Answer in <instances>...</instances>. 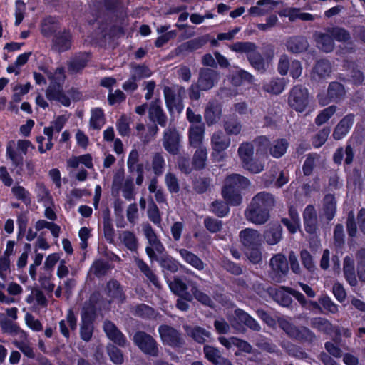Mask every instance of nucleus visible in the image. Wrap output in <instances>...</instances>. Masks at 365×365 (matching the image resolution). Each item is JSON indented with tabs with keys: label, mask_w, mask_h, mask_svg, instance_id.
Instances as JSON below:
<instances>
[{
	"label": "nucleus",
	"mask_w": 365,
	"mask_h": 365,
	"mask_svg": "<svg viewBox=\"0 0 365 365\" xmlns=\"http://www.w3.org/2000/svg\"><path fill=\"white\" fill-rule=\"evenodd\" d=\"M249 184V180L239 174L230 175L225 180L222 195L229 205H239L242 202L240 191L247 188Z\"/></svg>",
	"instance_id": "nucleus-1"
},
{
	"label": "nucleus",
	"mask_w": 365,
	"mask_h": 365,
	"mask_svg": "<svg viewBox=\"0 0 365 365\" xmlns=\"http://www.w3.org/2000/svg\"><path fill=\"white\" fill-rule=\"evenodd\" d=\"M279 327L292 339L312 343L316 339L315 334L308 327H297L287 319L279 320Z\"/></svg>",
	"instance_id": "nucleus-2"
},
{
	"label": "nucleus",
	"mask_w": 365,
	"mask_h": 365,
	"mask_svg": "<svg viewBox=\"0 0 365 365\" xmlns=\"http://www.w3.org/2000/svg\"><path fill=\"white\" fill-rule=\"evenodd\" d=\"M29 148H33L34 146L28 140H19L16 143L10 140L6 145V155L14 166H22L24 155L27 153Z\"/></svg>",
	"instance_id": "nucleus-3"
},
{
	"label": "nucleus",
	"mask_w": 365,
	"mask_h": 365,
	"mask_svg": "<svg viewBox=\"0 0 365 365\" xmlns=\"http://www.w3.org/2000/svg\"><path fill=\"white\" fill-rule=\"evenodd\" d=\"M185 93V88L180 85L165 86L163 95L166 107L170 112L174 110L181 112L183 108L182 97Z\"/></svg>",
	"instance_id": "nucleus-4"
},
{
	"label": "nucleus",
	"mask_w": 365,
	"mask_h": 365,
	"mask_svg": "<svg viewBox=\"0 0 365 365\" xmlns=\"http://www.w3.org/2000/svg\"><path fill=\"white\" fill-rule=\"evenodd\" d=\"M309 103L308 89L302 85L294 86L288 96L289 106L298 113L304 112Z\"/></svg>",
	"instance_id": "nucleus-5"
},
{
	"label": "nucleus",
	"mask_w": 365,
	"mask_h": 365,
	"mask_svg": "<svg viewBox=\"0 0 365 365\" xmlns=\"http://www.w3.org/2000/svg\"><path fill=\"white\" fill-rule=\"evenodd\" d=\"M133 341L143 353L152 356H158V342L146 332L143 331H136L133 336Z\"/></svg>",
	"instance_id": "nucleus-6"
},
{
	"label": "nucleus",
	"mask_w": 365,
	"mask_h": 365,
	"mask_svg": "<svg viewBox=\"0 0 365 365\" xmlns=\"http://www.w3.org/2000/svg\"><path fill=\"white\" fill-rule=\"evenodd\" d=\"M345 94L344 86L338 81H332L328 86L327 93H319L317 95V100L321 106H324L331 102L338 103L341 101Z\"/></svg>",
	"instance_id": "nucleus-7"
},
{
	"label": "nucleus",
	"mask_w": 365,
	"mask_h": 365,
	"mask_svg": "<svg viewBox=\"0 0 365 365\" xmlns=\"http://www.w3.org/2000/svg\"><path fill=\"white\" fill-rule=\"evenodd\" d=\"M158 332L162 341L170 346L180 348L185 344L182 334L172 327L161 325L158 327Z\"/></svg>",
	"instance_id": "nucleus-8"
},
{
	"label": "nucleus",
	"mask_w": 365,
	"mask_h": 365,
	"mask_svg": "<svg viewBox=\"0 0 365 365\" xmlns=\"http://www.w3.org/2000/svg\"><path fill=\"white\" fill-rule=\"evenodd\" d=\"M272 267L271 277L276 282H282L285 280L289 272V266L287 258L283 255H276L270 260Z\"/></svg>",
	"instance_id": "nucleus-9"
},
{
	"label": "nucleus",
	"mask_w": 365,
	"mask_h": 365,
	"mask_svg": "<svg viewBox=\"0 0 365 365\" xmlns=\"http://www.w3.org/2000/svg\"><path fill=\"white\" fill-rule=\"evenodd\" d=\"M163 146L172 155H177L180 147L181 137L175 127H168L163 132Z\"/></svg>",
	"instance_id": "nucleus-10"
},
{
	"label": "nucleus",
	"mask_w": 365,
	"mask_h": 365,
	"mask_svg": "<svg viewBox=\"0 0 365 365\" xmlns=\"http://www.w3.org/2000/svg\"><path fill=\"white\" fill-rule=\"evenodd\" d=\"M220 73L217 71L211 68H201L199 73L197 83L201 91L211 89L218 82Z\"/></svg>",
	"instance_id": "nucleus-11"
},
{
	"label": "nucleus",
	"mask_w": 365,
	"mask_h": 365,
	"mask_svg": "<svg viewBox=\"0 0 365 365\" xmlns=\"http://www.w3.org/2000/svg\"><path fill=\"white\" fill-rule=\"evenodd\" d=\"M46 96L49 101H56L64 106H69L70 98L65 94L63 87L60 83H51L46 90Z\"/></svg>",
	"instance_id": "nucleus-12"
},
{
	"label": "nucleus",
	"mask_w": 365,
	"mask_h": 365,
	"mask_svg": "<svg viewBox=\"0 0 365 365\" xmlns=\"http://www.w3.org/2000/svg\"><path fill=\"white\" fill-rule=\"evenodd\" d=\"M303 223L304 230L309 235L317 233L318 230L317 215L312 205H307L303 212Z\"/></svg>",
	"instance_id": "nucleus-13"
},
{
	"label": "nucleus",
	"mask_w": 365,
	"mask_h": 365,
	"mask_svg": "<svg viewBox=\"0 0 365 365\" xmlns=\"http://www.w3.org/2000/svg\"><path fill=\"white\" fill-rule=\"evenodd\" d=\"M104 331L108 338L119 346L124 347L128 344L125 335L110 321H106L103 324Z\"/></svg>",
	"instance_id": "nucleus-14"
},
{
	"label": "nucleus",
	"mask_w": 365,
	"mask_h": 365,
	"mask_svg": "<svg viewBox=\"0 0 365 365\" xmlns=\"http://www.w3.org/2000/svg\"><path fill=\"white\" fill-rule=\"evenodd\" d=\"M354 118L355 115L354 113H348L340 120L332 134L334 140H341L348 134L354 124Z\"/></svg>",
	"instance_id": "nucleus-15"
},
{
	"label": "nucleus",
	"mask_w": 365,
	"mask_h": 365,
	"mask_svg": "<svg viewBox=\"0 0 365 365\" xmlns=\"http://www.w3.org/2000/svg\"><path fill=\"white\" fill-rule=\"evenodd\" d=\"M183 329L187 336L201 344H205L212 336L209 331L200 326L183 324Z\"/></svg>",
	"instance_id": "nucleus-16"
},
{
	"label": "nucleus",
	"mask_w": 365,
	"mask_h": 365,
	"mask_svg": "<svg viewBox=\"0 0 365 365\" xmlns=\"http://www.w3.org/2000/svg\"><path fill=\"white\" fill-rule=\"evenodd\" d=\"M149 118L153 122H157L161 127H165L168 118L161 106L160 99H155L150 103L148 109Z\"/></svg>",
	"instance_id": "nucleus-17"
},
{
	"label": "nucleus",
	"mask_w": 365,
	"mask_h": 365,
	"mask_svg": "<svg viewBox=\"0 0 365 365\" xmlns=\"http://www.w3.org/2000/svg\"><path fill=\"white\" fill-rule=\"evenodd\" d=\"M311 326L325 334L334 333L336 336L341 335L339 327L338 326H334L329 320L324 317H319L312 318L311 320Z\"/></svg>",
	"instance_id": "nucleus-18"
},
{
	"label": "nucleus",
	"mask_w": 365,
	"mask_h": 365,
	"mask_svg": "<svg viewBox=\"0 0 365 365\" xmlns=\"http://www.w3.org/2000/svg\"><path fill=\"white\" fill-rule=\"evenodd\" d=\"M286 46L288 51L297 54L307 51L309 44L306 37L293 36L287 40Z\"/></svg>",
	"instance_id": "nucleus-19"
},
{
	"label": "nucleus",
	"mask_w": 365,
	"mask_h": 365,
	"mask_svg": "<svg viewBox=\"0 0 365 365\" xmlns=\"http://www.w3.org/2000/svg\"><path fill=\"white\" fill-rule=\"evenodd\" d=\"M176 251L186 264L197 271L204 270L205 264L197 255L184 248L176 249Z\"/></svg>",
	"instance_id": "nucleus-20"
},
{
	"label": "nucleus",
	"mask_w": 365,
	"mask_h": 365,
	"mask_svg": "<svg viewBox=\"0 0 365 365\" xmlns=\"http://www.w3.org/2000/svg\"><path fill=\"white\" fill-rule=\"evenodd\" d=\"M205 125H192L189 128L188 133V139L189 144L190 146L197 148H203L205 147L202 145L204 135H205Z\"/></svg>",
	"instance_id": "nucleus-21"
},
{
	"label": "nucleus",
	"mask_w": 365,
	"mask_h": 365,
	"mask_svg": "<svg viewBox=\"0 0 365 365\" xmlns=\"http://www.w3.org/2000/svg\"><path fill=\"white\" fill-rule=\"evenodd\" d=\"M275 200L271 193L260 192L252 197V207H259V209L272 210L274 206Z\"/></svg>",
	"instance_id": "nucleus-22"
},
{
	"label": "nucleus",
	"mask_w": 365,
	"mask_h": 365,
	"mask_svg": "<svg viewBox=\"0 0 365 365\" xmlns=\"http://www.w3.org/2000/svg\"><path fill=\"white\" fill-rule=\"evenodd\" d=\"M231 140L222 131L215 132L211 137V146L214 151L221 153L230 145Z\"/></svg>",
	"instance_id": "nucleus-23"
},
{
	"label": "nucleus",
	"mask_w": 365,
	"mask_h": 365,
	"mask_svg": "<svg viewBox=\"0 0 365 365\" xmlns=\"http://www.w3.org/2000/svg\"><path fill=\"white\" fill-rule=\"evenodd\" d=\"M250 317L249 314L242 309H236L230 324L233 328L240 332H243L246 329V327L250 326Z\"/></svg>",
	"instance_id": "nucleus-24"
},
{
	"label": "nucleus",
	"mask_w": 365,
	"mask_h": 365,
	"mask_svg": "<svg viewBox=\"0 0 365 365\" xmlns=\"http://www.w3.org/2000/svg\"><path fill=\"white\" fill-rule=\"evenodd\" d=\"M336 200L334 194L328 193L324 195L322 204L323 215L329 222L334 219L336 212Z\"/></svg>",
	"instance_id": "nucleus-25"
},
{
	"label": "nucleus",
	"mask_w": 365,
	"mask_h": 365,
	"mask_svg": "<svg viewBox=\"0 0 365 365\" xmlns=\"http://www.w3.org/2000/svg\"><path fill=\"white\" fill-rule=\"evenodd\" d=\"M343 272L346 281L351 287H356L358 284L355 271L354 259L349 256H346L343 262Z\"/></svg>",
	"instance_id": "nucleus-26"
},
{
	"label": "nucleus",
	"mask_w": 365,
	"mask_h": 365,
	"mask_svg": "<svg viewBox=\"0 0 365 365\" xmlns=\"http://www.w3.org/2000/svg\"><path fill=\"white\" fill-rule=\"evenodd\" d=\"M169 287L176 295L184 298L185 300L191 302L192 295L187 292V285L181 279L175 277L173 281L169 282Z\"/></svg>",
	"instance_id": "nucleus-27"
},
{
	"label": "nucleus",
	"mask_w": 365,
	"mask_h": 365,
	"mask_svg": "<svg viewBox=\"0 0 365 365\" xmlns=\"http://www.w3.org/2000/svg\"><path fill=\"white\" fill-rule=\"evenodd\" d=\"M282 237V227L278 222L272 223L269 229L264 231V238L271 245L277 244Z\"/></svg>",
	"instance_id": "nucleus-28"
},
{
	"label": "nucleus",
	"mask_w": 365,
	"mask_h": 365,
	"mask_svg": "<svg viewBox=\"0 0 365 365\" xmlns=\"http://www.w3.org/2000/svg\"><path fill=\"white\" fill-rule=\"evenodd\" d=\"M120 243L132 252H136L138 249V240L134 232L124 230L118 234Z\"/></svg>",
	"instance_id": "nucleus-29"
},
{
	"label": "nucleus",
	"mask_w": 365,
	"mask_h": 365,
	"mask_svg": "<svg viewBox=\"0 0 365 365\" xmlns=\"http://www.w3.org/2000/svg\"><path fill=\"white\" fill-rule=\"evenodd\" d=\"M143 232L149 245L153 247L157 252L161 253L165 250L155 230L149 223L143 225Z\"/></svg>",
	"instance_id": "nucleus-30"
},
{
	"label": "nucleus",
	"mask_w": 365,
	"mask_h": 365,
	"mask_svg": "<svg viewBox=\"0 0 365 365\" xmlns=\"http://www.w3.org/2000/svg\"><path fill=\"white\" fill-rule=\"evenodd\" d=\"M53 41L55 50L58 52L66 51L71 48V34L68 31L59 32L56 34Z\"/></svg>",
	"instance_id": "nucleus-31"
},
{
	"label": "nucleus",
	"mask_w": 365,
	"mask_h": 365,
	"mask_svg": "<svg viewBox=\"0 0 365 365\" xmlns=\"http://www.w3.org/2000/svg\"><path fill=\"white\" fill-rule=\"evenodd\" d=\"M278 1L274 0H259L256 6H252V16H264L274 9Z\"/></svg>",
	"instance_id": "nucleus-32"
},
{
	"label": "nucleus",
	"mask_w": 365,
	"mask_h": 365,
	"mask_svg": "<svg viewBox=\"0 0 365 365\" xmlns=\"http://www.w3.org/2000/svg\"><path fill=\"white\" fill-rule=\"evenodd\" d=\"M221 116L220 106L213 102H209L205 108L204 117L208 125L215 123Z\"/></svg>",
	"instance_id": "nucleus-33"
},
{
	"label": "nucleus",
	"mask_w": 365,
	"mask_h": 365,
	"mask_svg": "<svg viewBox=\"0 0 365 365\" xmlns=\"http://www.w3.org/2000/svg\"><path fill=\"white\" fill-rule=\"evenodd\" d=\"M287 287H282L281 289L274 287V289H271L273 292L270 299H273L279 304L283 307H290L292 304V299L291 294L287 292L284 289Z\"/></svg>",
	"instance_id": "nucleus-34"
},
{
	"label": "nucleus",
	"mask_w": 365,
	"mask_h": 365,
	"mask_svg": "<svg viewBox=\"0 0 365 365\" xmlns=\"http://www.w3.org/2000/svg\"><path fill=\"white\" fill-rule=\"evenodd\" d=\"M317 46L325 53L331 52L334 48V42L331 34L319 33L316 37Z\"/></svg>",
	"instance_id": "nucleus-35"
},
{
	"label": "nucleus",
	"mask_w": 365,
	"mask_h": 365,
	"mask_svg": "<svg viewBox=\"0 0 365 365\" xmlns=\"http://www.w3.org/2000/svg\"><path fill=\"white\" fill-rule=\"evenodd\" d=\"M91 118L89 120L90 128L93 130H100L106 123V118L103 110L100 108H95L91 110Z\"/></svg>",
	"instance_id": "nucleus-36"
},
{
	"label": "nucleus",
	"mask_w": 365,
	"mask_h": 365,
	"mask_svg": "<svg viewBox=\"0 0 365 365\" xmlns=\"http://www.w3.org/2000/svg\"><path fill=\"white\" fill-rule=\"evenodd\" d=\"M238 155L244 168L251 170V144L242 143L238 148Z\"/></svg>",
	"instance_id": "nucleus-37"
},
{
	"label": "nucleus",
	"mask_w": 365,
	"mask_h": 365,
	"mask_svg": "<svg viewBox=\"0 0 365 365\" xmlns=\"http://www.w3.org/2000/svg\"><path fill=\"white\" fill-rule=\"evenodd\" d=\"M93 327L91 320L86 313H83L80 329L81 338L85 341H89L93 335Z\"/></svg>",
	"instance_id": "nucleus-38"
},
{
	"label": "nucleus",
	"mask_w": 365,
	"mask_h": 365,
	"mask_svg": "<svg viewBox=\"0 0 365 365\" xmlns=\"http://www.w3.org/2000/svg\"><path fill=\"white\" fill-rule=\"evenodd\" d=\"M288 146L289 143L286 139H277L270 145L269 154L275 158H279L287 152Z\"/></svg>",
	"instance_id": "nucleus-39"
},
{
	"label": "nucleus",
	"mask_w": 365,
	"mask_h": 365,
	"mask_svg": "<svg viewBox=\"0 0 365 365\" xmlns=\"http://www.w3.org/2000/svg\"><path fill=\"white\" fill-rule=\"evenodd\" d=\"M135 262L138 269L145 275L148 279L156 287H160V283L157 276L150 268V267L141 259L135 258Z\"/></svg>",
	"instance_id": "nucleus-40"
},
{
	"label": "nucleus",
	"mask_w": 365,
	"mask_h": 365,
	"mask_svg": "<svg viewBox=\"0 0 365 365\" xmlns=\"http://www.w3.org/2000/svg\"><path fill=\"white\" fill-rule=\"evenodd\" d=\"M327 31L331 34L334 41L335 40L341 43L351 41V37L350 32L344 27L334 26L329 28Z\"/></svg>",
	"instance_id": "nucleus-41"
},
{
	"label": "nucleus",
	"mask_w": 365,
	"mask_h": 365,
	"mask_svg": "<svg viewBox=\"0 0 365 365\" xmlns=\"http://www.w3.org/2000/svg\"><path fill=\"white\" fill-rule=\"evenodd\" d=\"M88 56L86 53L75 56L71 60L68 64V71L76 73L81 71L87 64Z\"/></svg>",
	"instance_id": "nucleus-42"
},
{
	"label": "nucleus",
	"mask_w": 365,
	"mask_h": 365,
	"mask_svg": "<svg viewBox=\"0 0 365 365\" xmlns=\"http://www.w3.org/2000/svg\"><path fill=\"white\" fill-rule=\"evenodd\" d=\"M190 286L192 297H194L196 300L203 305L213 307L214 302L212 299L207 294L200 290L195 282H191Z\"/></svg>",
	"instance_id": "nucleus-43"
},
{
	"label": "nucleus",
	"mask_w": 365,
	"mask_h": 365,
	"mask_svg": "<svg viewBox=\"0 0 365 365\" xmlns=\"http://www.w3.org/2000/svg\"><path fill=\"white\" fill-rule=\"evenodd\" d=\"M207 158V150L206 147L197 148L195 150L193 158L192 164L196 170H201L205 168Z\"/></svg>",
	"instance_id": "nucleus-44"
},
{
	"label": "nucleus",
	"mask_w": 365,
	"mask_h": 365,
	"mask_svg": "<svg viewBox=\"0 0 365 365\" xmlns=\"http://www.w3.org/2000/svg\"><path fill=\"white\" fill-rule=\"evenodd\" d=\"M205 43L206 41L202 38H195L181 44L178 47L176 51L178 54L184 52L192 51L201 48Z\"/></svg>",
	"instance_id": "nucleus-45"
},
{
	"label": "nucleus",
	"mask_w": 365,
	"mask_h": 365,
	"mask_svg": "<svg viewBox=\"0 0 365 365\" xmlns=\"http://www.w3.org/2000/svg\"><path fill=\"white\" fill-rule=\"evenodd\" d=\"M274 289V287L267 283L255 282L252 284V291L266 301H269L271 299L273 293L271 289Z\"/></svg>",
	"instance_id": "nucleus-46"
},
{
	"label": "nucleus",
	"mask_w": 365,
	"mask_h": 365,
	"mask_svg": "<svg viewBox=\"0 0 365 365\" xmlns=\"http://www.w3.org/2000/svg\"><path fill=\"white\" fill-rule=\"evenodd\" d=\"M253 142L255 143L257 147V155H260L267 158V152L268 150L269 151V148L271 145L269 139L265 135H261L257 137L253 140Z\"/></svg>",
	"instance_id": "nucleus-47"
},
{
	"label": "nucleus",
	"mask_w": 365,
	"mask_h": 365,
	"mask_svg": "<svg viewBox=\"0 0 365 365\" xmlns=\"http://www.w3.org/2000/svg\"><path fill=\"white\" fill-rule=\"evenodd\" d=\"M262 89L267 93L279 95L284 91V84L282 79H272L268 83H263Z\"/></svg>",
	"instance_id": "nucleus-48"
},
{
	"label": "nucleus",
	"mask_w": 365,
	"mask_h": 365,
	"mask_svg": "<svg viewBox=\"0 0 365 365\" xmlns=\"http://www.w3.org/2000/svg\"><path fill=\"white\" fill-rule=\"evenodd\" d=\"M160 267L170 272H176L178 270L179 264L173 257L165 255L157 259Z\"/></svg>",
	"instance_id": "nucleus-49"
},
{
	"label": "nucleus",
	"mask_w": 365,
	"mask_h": 365,
	"mask_svg": "<svg viewBox=\"0 0 365 365\" xmlns=\"http://www.w3.org/2000/svg\"><path fill=\"white\" fill-rule=\"evenodd\" d=\"M270 217V210L259 209V207H252V223L263 225L268 221Z\"/></svg>",
	"instance_id": "nucleus-50"
},
{
	"label": "nucleus",
	"mask_w": 365,
	"mask_h": 365,
	"mask_svg": "<svg viewBox=\"0 0 365 365\" xmlns=\"http://www.w3.org/2000/svg\"><path fill=\"white\" fill-rule=\"evenodd\" d=\"M331 132L329 126L324 127L319 130L312 139V144L314 148H319L322 147L327 141Z\"/></svg>",
	"instance_id": "nucleus-51"
},
{
	"label": "nucleus",
	"mask_w": 365,
	"mask_h": 365,
	"mask_svg": "<svg viewBox=\"0 0 365 365\" xmlns=\"http://www.w3.org/2000/svg\"><path fill=\"white\" fill-rule=\"evenodd\" d=\"M336 110V106H330L321 110L315 118V124L320 126L327 122L335 113Z\"/></svg>",
	"instance_id": "nucleus-52"
},
{
	"label": "nucleus",
	"mask_w": 365,
	"mask_h": 365,
	"mask_svg": "<svg viewBox=\"0 0 365 365\" xmlns=\"http://www.w3.org/2000/svg\"><path fill=\"white\" fill-rule=\"evenodd\" d=\"M313 71L320 78H324L328 76L331 71L330 62L327 59L318 60L313 68Z\"/></svg>",
	"instance_id": "nucleus-53"
},
{
	"label": "nucleus",
	"mask_w": 365,
	"mask_h": 365,
	"mask_svg": "<svg viewBox=\"0 0 365 365\" xmlns=\"http://www.w3.org/2000/svg\"><path fill=\"white\" fill-rule=\"evenodd\" d=\"M120 189L125 199L127 200L133 199L135 197L133 178L131 176L127 177L122 184Z\"/></svg>",
	"instance_id": "nucleus-54"
},
{
	"label": "nucleus",
	"mask_w": 365,
	"mask_h": 365,
	"mask_svg": "<svg viewBox=\"0 0 365 365\" xmlns=\"http://www.w3.org/2000/svg\"><path fill=\"white\" fill-rule=\"evenodd\" d=\"M107 292L110 297L120 302L124 299L120 284L116 280H111L107 284Z\"/></svg>",
	"instance_id": "nucleus-55"
},
{
	"label": "nucleus",
	"mask_w": 365,
	"mask_h": 365,
	"mask_svg": "<svg viewBox=\"0 0 365 365\" xmlns=\"http://www.w3.org/2000/svg\"><path fill=\"white\" fill-rule=\"evenodd\" d=\"M203 352L205 354V358L214 364L220 363L219 361L222 360V356L220 351L218 349L214 346L209 345L204 346Z\"/></svg>",
	"instance_id": "nucleus-56"
},
{
	"label": "nucleus",
	"mask_w": 365,
	"mask_h": 365,
	"mask_svg": "<svg viewBox=\"0 0 365 365\" xmlns=\"http://www.w3.org/2000/svg\"><path fill=\"white\" fill-rule=\"evenodd\" d=\"M165 161L163 155L160 153H156L152 158V169L155 175H160L164 171Z\"/></svg>",
	"instance_id": "nucleus-57"
},
{
	"label": "nucleus",
	"mask_w": 365,
	"mask_h": 365,
	"mask_svg": "<svg viewBox=\"0 0 365 365\" xmlns=\"http://www.w3.org/2000/svg\"><path fill=\"white\" fill-rule=\"evenodd\" d=\"M148 217L154 225L159 227H161V215L159 208L154 202H151L148 205Z\"/></svg>",
	"instance_id": "nucleus-58"
},
{
	"label": "nucleus",
	"mask_w": 365,
	"mask_h": 365,
	"mask_svg": "<svg viewBox=\"0 0 365 365\" xmlns=\"http://www.w3.org/2000/svg\"><path fill=\"white\" fill-rule=\"evenodd\" d=\"M151 71L145 65H133L131 68V76L137 81L151 76Z\"/></svg>",
	"instance_id": "nucleus-59"
},
{
	"label": "nucleus",
	"mask_w": 365,
	"mask_h": 365,
	"mask_svg": "<svg viewBox=\"0 0 365 365\" xmlns=\"http://www.w3.org/2000/svg\"><path fill=\"white\" fill-rule=\"evenodd\" d=\"M224 129L227 135H238L241 130L242 125L240 122L235 118H229L224 122Z\"/></svg>",
	"instance_id": "nucleus-60"
},
{
	"label": "nucleus",
	"mask_w": 365,
	"mask_h": 365,
	"mask_svg": "<svg viewBox=\"0 0 365 365\" xmlns=\"http://www.w3.org/2000/svg\"><path fill=\"white\" fill-rule=\"evenodd\" d=\"M130 118L125 115H121L120 118L117 120V130L121 136H128L130 135Z\"/></svg>",
	"instance_id": "nucleus-61"
},
{
	"label": "nucleus",
	"mask_w": 365,
	"mask_h": 365,
	"mask_svg": "<svg viewBox=\"0 0 365 365\" xmlns=\"http://www.w3.org/2000/svg\"><path fill=\"white\" fill-rule=\"evenodd\" d=\"M347 234L350 237H356L357 234V222L356 221L354 211L351 210L347 214L346 222Z\"/></svg>",
	"instance_id": "nucleus-62"
},
{
	"label": "nucleus",
	"mask_w": 365,
	"mask_h": 365,
	"mask_svg": "<svg viewBox=\"0 0 365 365\" xmlns=\"http://www.w3.org/2000/svg\"><path fill=\"white\" fill-rule=\"evenodd\" d=\"M158 132V128L156 125H151L148 127V130L142 133H136V135L140 139L143 144H148L151 142Z\"/></svg>",
	"instance_id": "nucleus-63"
},
{
	"label": "nucleus",
	"mask_w": 365,
	"mask_h": 365,
	"mask_svg": "<svg viewBox=\"0 0 365 365\" xmlns=\"http://www.w3.org/2000/svg\"><path fill=\"white\" fill-rule=\"evenodd\" d=\"M135 315L145 319H152L155 317L156 313L152 307L145 304H141L135 307Z\"/></svg>",
	"instance_id": "nucleus-64"
}]
</instances>
